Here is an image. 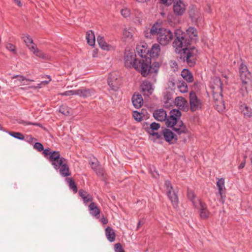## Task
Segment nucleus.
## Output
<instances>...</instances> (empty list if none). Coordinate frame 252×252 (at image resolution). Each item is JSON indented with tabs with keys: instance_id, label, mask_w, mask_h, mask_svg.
<instances>
[{
	"instance_id": "nucleus-50",
	"label": "nucleus",
	"mask_w": 252,
	"mask_h": 252,
	"mask_svg": "<svg viewBox=\"0 0 252 252\" xmlns=\"http://www.w3.org/2000/svg\"><path fill=\"white\" fill-rule=\"evenodd\" d=\"M142 14L139 13L137 17H136L134 22L138 24H140L142 22Z\"/></svg>"
},
{
	"instance_id": "nucleus-1",
	"label": "nucleus",
	"mask_w": 252,
	"mask_h": 252,
	"mask_svg": "<svg viewBox=\"0 0 252 252\" xmlns=\"http://www.w3.org/2000/svg\"><path fill=\"white\" fill-rule=\"evenodd\" d=\"M125 65L127 68L133 67L139 71L142 76L147 77L149 74L155 77L158 73L160 64L155 62L152 65L151 60H145V62H140L136 59V54L133 50L126 49L124 57Z\"/></svg>"
},
{
	"instance_id": "nucleus-41",
	"label": "nucleus",
	"mask_w": 252,
	"mask_h": 252,
	"mask_svg": "<svg viewBox=\"0 0 252 252\" xmlns=\"http://www.w3.org/2000/svg\"><path fill=\"white\" fill-rule=\"evenodd\" d=\"M67 181L69 188L72 189L75 193H76L77 192V188L74 180L71 178H68L67 179Z\"/></svg>"
},
{
	"instance_id": "nucleus-59",
	"label": "nucleus",
	"mask_w": 252,
	"mask_h": 252,
	"mask_svg": "<svg viewBox=\"0 0 252 252\" xmlns=\"http://www.w3.org/2000/svg\"><path fill=\"white\" fill-rule=\"evenodd\" d=\"M71 95H78V94H79V89L78 90H71Z\"/></svg>"
},
{
	"instance_id": "nucleus-11",
	"label": "nucleus",
	"mask_w": 252,
	"mask_h": 252,
	"mask_svg": "<svg viewBox=\"0 0 252 252\" xmlns=\"http://www.w3.org/2000/svg\"><path fill=\"white\" fill-rule=\"evenodd\" d=\"M172 128L175 134H176L179 138H180L182 135L189 134L188 129L181 121L178 122V123Z\"/></svg>"
},
{
	"instance_id": "nucleus-63",
	"label": "nucleus",
	"mask_w": 252,
	"mask_h": 252,
	"mask_svg": "<svg viewBox=\"0 0 252 252\" xmlns=\"http://www.w3.org/2000/svg\"><path fill=\"white\" fill-rule=\"evenodd\" d=\"M141 224H142V221H139L138 223L137 228H138Z\"/></svg>"
},
{
	"instance_id": "nucleus-10",
	"label": "nucleus",
	"mask_w": 252,
	"mask_h": 252,
	"mask_svg": "<svg viewBox=\"0 0 252 252\" xmlns=\"http://www.w3.org/2000/svg\"><path fill=\"white\" fill-rule=\"evenodd\" d=\"M210 87L212 91L213 95L221 94L222 92V83L219 78L213 79Z\"/></svg>"
},
{
	"instance_id": "nucleus-29",
	"label": "nucleus",
	"mask_w": 252,
	"mask_h": 252,
	"mask_svg": "<svg viewBox=\"0 0 252 252\" xmlns=\"http://www.w3.org/2000/svg\"><path fill=\"white\" fill-rule=\"evenodd\" d=\"M181 76L188 82L191 83L193 81V77L192 73L188 69H184L181 72Z\"/></svg>"
},
{
	"instance_id": "nucleus-45",
	"label": "nucleus",
	"mask_w": 252,
	"mask_h": 252,
	"mask_svg": "<svg viewBox=\"0 0 252 252\" xmlns=\"http://www.w3.org/2000/svg\"><path fill=\"white\" fill-rule=\"evenodd\" d=\"M121 13L122 15L125 18L129 17L130 15V10L126 7L122 8Z\"/></svg>"
},
{
	"instance_id": "nucleus-58",
	"label": "nucleus",
	"mask_w": 252,
	"mask_h": 252,
	"mask_svg": "<svg viewBox=\"0 0 252 252\" xmlns=\"http://www.w3.org/2000/svg\"><path fill=\"white\" fill-rule=\"evenodd\" d=\"M246 162L245 160L243 161L238 166L239 169H243L245 166Z\"/></svg>"
},
{
	"instance_id": "nucleus-53",
	"label": "nucleus",
	"mask_w": 252,
	"mask_h": 252,
	"mask_svg": "<svg viewBox=\"0 0 252 252\" xmlns=\"http://www.w3.org/2000/svg\"><path fill=\"white\" fill-rule=\"evenodd\" d=\"M59 94L61 95H65V96H70V95H71V90L65 91V92L63 93H60V94Z\"/></svg>"
},
{
	"instance_id": "nucleus-2",
	"label": "nucleus",
	"mask_w": 252,
	"mask_h": 252,
	"mask_svg": "<svg viewBox=\"0 0 252 252\" xmlns=\"http://www.w3.org/2000/svg\"><path fill=\"white\" fill-rule=\"evenodd\" d=\"M176 39L173 43V46L178 49L195 42L198 40V32L193 27H189L183 32L180 29H176L175 31Z\"/></svg>"
},
{
	"instance_id": "nucleus-64",
	"label": "nucleus",
	"mask_w": 252,
	"mask_h": 252,
	"mask_svg": "<svg viewBox=\"0 0 252 252\" xmlns=\"http://www.w3.org/2000/svg\"><path fill=\"white\" fill-rule=\"evenodd\" d=\"M29 125H36V126H38V124H33V123H29Z\"/></svg>"
},
{
	"instance_id": "nucleus-52",
	"label": "nucleus",
	"mask_w": 252,
	"mask_h": 252,
	"mask_svg": "<svg viewBox=\"0 0 252 252\" xmlns=\"http://www.w3.org/2000/svg\"><path fill=\"white\" fill-rule=\"evenodd\" d=\"M53 152L50 151L49 149H45L44 150L43 149V153L45 156H49L50 157Z\"/></svg>"
},
{
	"instance_id": "nucleus-19",
	"label": "nucleus",
	"mask_w": 252,
	"mask_h": 252,
	"mask_svg": "<svg viewBox=\"0 0 252 252\" xmlns=\"http://www.w3.org/2000/svg\"><path fill=\"white\" fill-rule=\"evenodd\" d=\"M108 85L112 90L116 91L120 86V80L116 76L111 75L108 78Z\"/></svg>"
},
{
	"instance_id": "nucleus-61",
	"label": "nucleus",
	"mask_w": 252,
	"mask_h": 252,
	"mask_svg": "<svg viewBox=\"0 0 252 252\" xmlns=\"http://www.w3.org/2000/svg\"><path fill=\"white\" fill-rule=\"evenodd\" d=\"M16 3L19 6L22 5V3L19 0H14Z\"/></svg>"
},
{
	"instance_id": "nucleus-15",
	"label": "nucleus",
	"mask_w": 252,
	"mask_h": 252,
	"mask_svg": "<svg viewBox=\"0 0 252 252\" xmlns=\"http://www.w3.org/2000/svg\"><path fill=\"white\" fill-rule=\"evenodd\" d=\"M175 105L180 110L187 111L189 109L188 101L182 96H177L174 100Z\"/></svg>"
},
{
	"instance_id": "nucleus-30",
	"label": "nucleus",
	"mask_w": 252,
	"mask_h": 252,
	"mask_svg": "<svg viewBox=\"0 0 252 252\" xmlns=\"http://www.w3.org/2000/svg\"><path fill=\"white\" fill-rule=\"evenodd\" d=\"M105 231L107 239L110 242H114L116 237V234L114 230L111 227L108 226L106 228Z\"/></svg>"
},
{
	"instance_id": "nucleus-32",
	"label": "nucleus",
	"mask_w": 252,
	"mask_h": 252,
	"mask_svg": "<svg viewBox=\"0 0 252 252\" xmlns=\"http://www.w3.org/2000/svg\"><path fill=\"white\" fill-rule=\"evenodd\" d=\"M86 38L88 43L90 46H94L95 44V36L94 32L90 30L87 32Z\"/></svg>"
},
{
	"instance_id": "nucleus-16",
	"label": "nucleus",
	"mask_w": 252,
	"mask_h": 252,
	"mask_svg": "<svg viewBox=\"0 0 252 252\" xmlns=\"http://www.w3.org/2000/svg\"><path fill=\"white\" fill-rule=\"evenodd\" d=\"M194 208L199 209L200 216L202 219L206 220L209 217L210 213L207 209V205L205 203L201 201L200 204Z\"/></svg>"
},
{
	"instance_id": "nucleus-17",
	"label": "nucleus",
	"mask_w": 252,
	"mask_h": 252,
	"mask_svg": "<svg viewBox=\"0 0 252 252\" xmlns=\"http://www.w3.org/2000/svg\"><path fill=\"white\" fill-rule=\"evenodd\" d=\"M163 134L165 140L171 143H175L179 138L175 133L169 129H165Z\"/></svg>"
},
{
	"instance_id": "nucleus-7",
	"label": "nucleus",
	"mask_w": 252,
	"mask_h": 252,
	"mask_svg": "<svg viewBox=\"0 0 252 252\" xmlns=\"http://www.w3.org/2000/svg\"><path fill=\"white\" fill-rule=\"evenodd\" d=\"M190 109L192 112L201 109L203 106L202 101L199 99L193 92L189 94Z\"/></svg>"
},
{
	"instance_id": "nucleus-35",
	"label": "nucleus",
	"mask_w": 252,
	"mask_h": 252,
	"mask_svg": "<svg viewBox=\"0 0 252 252\" xmlns=\"http://www.w3.org/2000/svg\"><path fill=\"white\" fill-rule=\"evenodd\" d=\"M240 76L243 84L246 85L250 80L251 74L249 71H243V73H240Z\"/></svg>"
},
{
	"instance_id": "nucleus-62",
	"label": "nucleus",
	"mask_w": 252,
	"mask_h": 252,
	"mask_svg": "<svg viewBox=\"0 0 252 252\" xmlns=\"http://www.w3.org/2000/svg\"><path fill=\"white\" fill-rule=\"evenodd\" d=\"M135 0L138 2L143 3V2H147V1H149V0Z\"/></svg>"
},
{
	"instance_id": "nucleus-56",
	"label": "nucleus",
	"mask_w": 252,
	"mask_h": 252,
	"mask_svg": "<svg viewBox=\"0 0 252 252\" xmlns=\"http://www.w3.org/2000/svg\"><path fill=\"white\" fill-rule=\"evenodd\" d=\"M169 85L171 87H174L175 86V80L173 79H172V80H170L169 81Z\"/></svg>"
},
{
	"instance_id": "nucleus-38",
	"label": "nucleus",
	"mask_w": 252,
	"mask_h": 252,
	"mask_svg": "<svg viewBox=\"0 0 252 252\" xmlns=\"http://www.w3.org/2000/svg\"><path fill=\"white\" fill-rule=\"evenodd\" d=\"M132 34L130 29H124L123 31V38L126 40H129L132 39Z\"/></svg>"
},
{
	"instance_id": "nucleus-31",
	"label": "nucleus",
	"mask_w": 252,
	"mask_h": 252,
	"mask_svg": "<svg viewBox=\"0 0 252 252\" xmlns=\"http://www.w3.org/2000/svg\"><path fill=\"white\" fill-rule=\"evenodd\" d=\"M79 194L85 203L93 200L92 195L83 189H80L79 191Z\"/></svg>"
},
{
	"instance_id": "nucleus-25",
	"label": "nucleus",
	"mask_w": 252,
	"mask_h": 252,
	"mask_svg": "<svg viewBox=\"0 0 252 252\" xmlns=\"http://www.w3.org/2000/svg\"><path fill=\"white\" fill-rule=\"evenodd\" d=\"M187 196L188 199L191 201L194 207L200 204V202L202 201L199 198L196 197L194 192L191 190H188Z\"/></svg>"
},
{
	"instance_id": "nucleus-49",
	"label": "nucleus",
	"mask_w": 252,
	"mask_h": 252,
	"mask_svg": "<svg viewBox=\"0 0 252 252\" xmlns=\"http://www.w3.org/2000/svg\"><path fill=\"white\" fill-rule=\"evenodd\" d=\"M239 71H240V73H243V71L244 72H245L246 71H249L247 66L245 64H244L243 63H242L241 64L240 68H239Z\"/></svg>"
},
{
	"instance_id": "nucleus-43",
	"label": "nucleus",
	"mask_w": 252,
	"mask_h": 252,
	"mask_svg": "<svg viewBox=\"0 0 252 252\" xmlns=\"http://www.w3.org/2000/svg\"><path fill=\"white\" fill-rule=\"evenodd\" d=\"M9 134L12 137L18 139L23 140L24 139V135L20 132H12L9 133Z\"/></svg>"
},
{
	"instance_id": "nucleus-12",
	"label": "nucleus",
	"mask_w": 252,
	"mask_h": 252,
	"mask_svg": "<svg viewBox=\"0 0 252 252\" xmlns=\"http://www.w3.org/2000/svg\"><path fill=\"white\" fill-rule=\"evenodd\" d=\"M136 50L138 55L141 58V59L139 60L140 62H145V60L149 58L151 60L150 57L148 56L149 52V50L147 49L146 45H140L138 46L136 48Z\"/></svg>"
},
{
	"instance_id": "nucleus-51",
	"label": "nucleus",
	"mask_w": 252,
	"mask_h": 252,
	"mask_svg": "<svg viewBox=\"0 0 252 252\" xmlns=\"http://www.w3.org/2000/svg\"><path fill=\"white\" fill-rule=\"evenodd\" d=\"M170 66L173 69V70L175 71L178 69V64L174 61H171L170 62Z\"/></svg>"
},
{
	"instance_id": "nucleus-23",
	"label": "nucleus",
	"mask_w": 252,
	"mask_h": 252,
	"mask_svg": "<svg viewBox=\"0 0 252 252\" xmlns=\"http://www.w3.org/2000/svg\"><path fill=\"white\" fill-rule=\"evenodd\" d=\"M132 102L136 108H140L143 103V100L141 95L138 94H134L132 97Z\"/></svg>"
},
{
	"instance_id": "nucleus-28",
	"label": "nucleus",
	"mask_w": 252,
	"mask_h": 252,
	"mask_svg": "<svg viewBox=\"0 0 252 252\" xmlns=\"http://www.w3.org/2000/svg\"><path fill=\"white\" fill-rule=\"evenodd\" d=\"M241 113L245 118H251L252 116V109L245 104H243L240 106Z\"/></svg>"
},
{
	"instance_id": "nucleus-33",
	"label": "nucleus",
	"mask_w": 252,
	"mask_h": 252,
	"mask_svg": "<svg viewBox=\"0 0 252 252\" xmlns=\"http://www.w3.org/2000/svg\"><path fill=\"white\" fill-rule=\"evenodd\" d=\"M177 88L182 93H186L188 91L187 83L182 80H179L177 83Z\"/></svg>"
},
{
	"instance_id": "nucleus-60",
	"label": "nucleus",
	"mask_w": 252,
	"mask_h": 252,
	"mask_svg": "<svg viewBox=\"0 0 252 252\" xmlns=\"http://www.w3.org/2000/svg\"><path fill=\"white\" fill-rule=\"evenodd\" d=\"M101 221L103 224H107L108 223L107 220L106 218H105L104 217H102L101 218Z\"/></svg>"
},
{
	"instance_id": "nucleus-55",
	"label": "nucleus",
	"mask_w": 252,
	"mask_h": 252,
	"mask_svg": "<svg viewBox=\"0 0 252 252\" xmlns=\"http://www.w3.org/2000/svg\"><path fill=\"white\" fill-rule=\"evenodd\" d=\"M150 133L153 136H155L157 138H159L160 135L157 132H155L154 131H150Z\"/></svg>"
},
{
	"instance_id": "nucleus-20",
	"label": "nucleus",
	"mask_w": 252,
	"mask_h": 252,
	"mask_svg": "<svg viewBox=\"0 0 252 252\" xmlns=\"http://www.w3.org/2000/svg\"><path fill=\"white\" fill-rule=\"evenodd\" d=\"M141 89L145 94L149 95L153 93L154 88L150 82L145 81L141 85Z\"/></svg>"
},
{
	"instance_id": "nucleus-21",
	"label": "nucleus",
	"mask_w": 252,
	"mask_h": 252,
	"mask_svg": "<svg viewBox=\"0 0 252 252\" xmlns=\"http://www.w3.org/2000/svg\"><path fill=\"white\" fill-rule=\"evenodd\" d=\"M160 53V46L155 43L153 45L152 48L150 50H149V52L148 55L149 57L151 59V58H156L158 57Z\"/></svg>"
},
{
	"instance_id": "nucleus-37",
	"label": "nucleus",
	"mask_w": 252,
	"mask_h": 252,
	"mask_svg": "<svg viewBox=\"0 0 252 252\" xmlns=\"http://www.w3.org/2000/svg\"><path fill=\"white\" fill-rule=\"evenodd\" d=\"M22 38L27 45V46L28 47L29 49H30V47L32 46V45H35L33 42V40L32 39V37L28 34H24L22 36Z\"/></svg>"
},
{
	"instance_id": "nucleus-24",
	"label": "nucleus",
	"mask_w": 252,
	"mask_h": 252,
	"mask_svg": "<svg viewBox=\"0 0 252 252\" xmlns=\"http://www.w3.org/2000/svg\"><path fill=\"white\" fill-rule=\"evenodd\" d=\"M90 164L92 169L95 171L97 176L104 177V172L103 169L101 168L98 161H92Z\"/></svg>"
},
{
	"instance_id": "nucleus-40",
	"label": "nucleus",
	"mask_w": 252,
	"mask_h": 252,
	"mask_svg": "<svg viewBox=\"0 0 252 252\" xmlns=\"http://www.w3.org/2000/svg\"><path fill=\"white\" fill-rule=\"evenodd\" d=\"M70 108L66 105H62L59 109V112L65 116L70 115Z\"/></svg>"
},
{
	"instance_id": "nucleus-9",
	"label": "nucleus",
	"mask_w": 252,
	"mask_h": 252,
	"mask_svg": "<svg viewBox=\"0 0 252 252\" xmlns=\"http://www.w3.org/2000/svg\"><path fill=\"white\" fill-rule=\"evenodd\" d=\"M173 10L175 15L182 16L186 10V6L181 0H175L173 4Z\"/></svg>"
},
{
	"instance_id": "nucleus-6",
	"label": "nucleus",
	"mask_w": 252,
	"mask_h": 252,
	"mask_svg": "<svg viewBox=\"0 0 252 252\" xmlns=\"http://www.w3.org/2000/svg\"><path fill=\"white\" fill-rule=\"evenodd\" d=\"M181 112L177 109H173L170 112L169 116H167L165 120L167 126L172 127L176 125L178 122H180V119L181 116Z\"/></svg>"
},
{
	"instance_id": "nucleus-42",
	"label": "nucleus",
	"mask_w": 252,
	"mask_h": 252,
	"mask_svg": "<svg viewBox=\"0 0 252 252\" xmlns=\"http://www.w3.org/2000/svg\"><path fill=\"white\" fill-rule=\"evenodd\" d=\"M6 48L13 54H16V47L12 44L7 43L5 45Z\"/></svg>"
},
{
	"instance_id": "nucleus-26",
	"label": "nucleus",
	"mask_w": 252,
	"mask_h": 252,
	"mask_svg": "<svg viewBox=\"0 0 252 252\" xmlns=\"http://www.w3.org/2000/svg\"><path fill=\"white\" fill-rule=\"evenodd\" d=\"M97 41L99 47L103 50L110 51L113 49V47L107 44L103 36L98 35L97 37Z\"/></svg>"
},
{
	"instance_id": "nucleus-13",
	"label": "nucleus",
	"mask_w": 252,
	"mask_h": 252,
	"mask_svg": "<svg viewBox=\"0 0 252 252\" xmlns=\"http://www.w3.org/2000/svg\"><path fill=\"white\" fill-rule=\"evenodd\" d=\"M217 186L219 190V193L220 196L221 202L223 204L225 201V188L224 186V178L218 179L217 182Z\"/></svg>"
},
{
	"instance_id": "nucleus-8",
	"label": "nucleus",
	"mask_w": 252,
	"mask_h": 252,
	"mask_svg": "<svg viewBox=\"0 0 252 252\" xmlns=\"http://www.w3.org/2000/svg\"><path fill=\"white\" fill-rule=\"evenodd\" d=\"M165 186L166 188L168 198L171 200L173 207L176 208L178 203V198L177 193L173 189L170 181H166L165 182Z\"/></svg>"
},
{
	"instance_id": "nucleus-14",
	"label": "nucleus",
	"mask_w": 252,
	"mask_h": 252,
	"mask_svg": "<svg viewBox=\"0 0 252 252\" xmlns=\"http://www.w3.org/2000/svg\"><path fill=\"white\" fill-rule=\"evenodd\" d=\"M215 103V107L218 112H221L225 109L222 95L218 94L213 95Z\"/></svg>"
},
{
	"instance_id": "nucleus-36",
	"label": "nucleus",
	"mask_w": 252,
	"mask_h": 252,
	"mask_svg": "<svg viewBox=\"0 0 252 252\" xmlns=\"http://www.w3.org/2000/svg\"><path fill=\"white\" fill-rule=\"evenodd\" d=\"M12 79H16V80L14 81V83L17 84L23 83L25 81H33V80L27 79L25 77L21 75H14L12 77Z\"/></svg>"
},
{
	"instance_id": "nucleus-27",
	"label": "nucleus",
	"mask_w": 252,
	"mask_h": 252,
	"mask_svg": "<svg viewBox=\"0 0 252 252\" xmlns=\"http://www.w3.org/2000/svg\"><path fill=\"white\" fill-rule=\"evenodd\" d=\"M88 209L92 216L98 218L100 211L95 203H91L88 206Z\"/></svg>"
},
{
	"instance_id": "nucleus-5",
	"label": "nucleus",
	"mask_w": 252,
	"mask_h": 252,
	"mask_svg": "<svg viewBox=\"0 0 252 252\" xmlns=\"http://www.w3.org/2000/svg\"><path fill=\"white\" fill-rule=\"evenodd\" d=\"M186 47H182L183 52L181 53L182 58L184 61H186L189 65L190 66H193L196 62L198 51L195 47L188 48ZM180 49L182 48L176 49V52H180Z\"/></svg>"
},
{
	"instance_id": "nucleus-39",
	"label": "nucleus",
	"mask_w": 252,
	"mask_h": 252,
	"mask_svg": "<svg viewBox=\"0 0 252 252\" xmlns=\"http://www.w3.org/2000/svg\"><path fill=\"white\" fill-rule=\"evenodd\" d=\"M48 78L49 79L48 80L42 81L39 84H38L37 86H33L30 87L29 88L34 89H39L41 88L43 86H45L47 85L51 81V77L49 76H48Z\"/></svg>"
},
{
	"instance_id": "nucleus-54",
	"label": "nucleus",
	"mask_w": 252,
	"mask_h": 252,
	"mask_svg": "<svg viewBox=\"0 0 252 252\" xmlns=\"http://www.w3.org/2000/svg\"><path fill=\"white\" fill-rule=\"evenodd\" d=\"M161 2L163 4H166L167 5H169L171 3V1L172 0H160Z\"/></svg>"
},
{
	"instance_id": "nucleus-44",
	"label": "nucleus",
	"mask_w": 252,
	"mask_h": 252,
	"mask_svg": "<svg viewBox=\"0 0 252 252\" xmlns=\"http://www.w3.org/2000/svg\"><path fill=\"white\" fill-rule=\"evenodd\" d=\"M134 119L138 122H140L143 119V114L137 111H134L133 113Z\"/></svg>"
},
{
	"instance_id": "nucleus-34",
	"label": "nucleus",
	"mask_w": 252,
	"mask_h": 252,
	"mask_svg": "<svg viewBox=\"0 0 252 252\" xmlns=\"http://www.w3.org/2000/svg\"><path fill=\"white\" fill-rule=\"evenodd\" d=\"M93 93L92 90L82 88L79 89L78 96L80 97H87L91 96Z\"/></svg>"
},
{
	"instance_id": "nucleus-46",
	"label": "nucleus",
	"mask_w": 252,
	"mask_h": 252,
	"mask_svg": "<svg viewBox=\"0 0 252 252\" xmlns=\"http://www.w3.org/2000/svg\"><path fill=\"white\" fill-rule=\"evenodd\" d=\"M114 248L115 252H125L120 243L116 244Z\"/></svg>"
},
{
	"instance_id": "nucleus-48",
	"label": "nucleus",
	"mask_w": 252,
	"mask_h": 252,
	"mask_svg": "<svg viewBox=\"0 0 252 252\" xmlns=\"http://www.w3.org/2000/svg\"><path fill=\"white\" fill-rule=\"evenodd\" d=\"M160 127V125L158 123H156L155 122L152 123L150 125V128L151 130H158Z\"/></svg>"
},
{
	"instance_id": "nucleus-18",
	"label": "nucleus",
	"mask_w": 252,
	"mask_h": 252,
	"mask_svg": "<svg viewBox=\"0 0 252 252\" xmlns=\"http://www.w3.org/2000/svg\"><path fill=\"white\" fill-rule=\"evenodd\" d=\"M30 50L33 53L36 57L44 59V60H49L50 59V57L48 54H47L42 51L38 49L36 45H32L31 47H30Z\"/></svg>"
},
{
	"instance_id": "nucleus-22",
	"label": "nucleus",
	"mask_w": 252,
	"mask_h": 252,
	"mask_svg": "<svg viewBox=\"0 0 252 252\" xmlns=\"http://www.w3.org/2000/svg\"><path fill=\"white\" fill-rule=\"evenodd\" d=\"M153 116L158 121H163L167 118V114L164 110L160 109L155 111L153 113Z\"/></svg>"
},
{
	"instance_id": "nucleus-47",
	"label": "nucleus",
	"mask_w": 252,
	"mask_h": 252,
	"mask_svg": "<svg viewBox=\"0 0 252 252\" xmlns=\"http://www.w3.org/2000/svg\"><path fill=\"white\" fill-rule=\"evenodd\" d=\"M33 148L39 152L43 150V146L39 142H36L33 145Z\"/></svg>"
},
{
	"instance_id": "nucleus-3",
	"label": "nucleus",
	"mask_w": 252,
	"mask_h": 252,
	"mask_svg": "<svg viewBox=\"0 0 252 252\" xmlns=\"http://www.w3.org/2000/svg\"><path fill=\"white\" fill-rule=\"evenodd\" d=\"M145 34L146 37L156 36L158 42L161 45H166L173 39V34L171 31L163 28L161 24L155 23L151 27L150 35Z\"/></svg>"
},
{
	"instance_id": "nucleus-4",
	"label": "nucleus",
	"mask_w": 252,
	"mask_h": 252,
	"mask_svg": "<svg viewBox=\"0 0 252 252\" xmlns=\"http://www.w3.org/2000/svg\"><path fill=\"white\" fill-rule=\"evenodd\" d=\"M49 160L54 168L56 170H59L63 177H68L71 175L67 160L61 157L59 152L53 151L49 157Z\"/></svg>"
},
{
	"instance_id": "nucleus-57",
	"label": "nucleus",
	"mask_w": 252,
	"mask_h": 252,
	"mask_svg": "<svg viewBox=\"0 0 252 252\" xmlns=\"http://www.w3.org/2000/svg\"><path fill=\"white\" fill-rule=\"evenodd\" d=\"M97 53H98L97 49H94L93 51V53H92V56L94 58L96 57H97Z\"/></svg>"
}]
</instances>
